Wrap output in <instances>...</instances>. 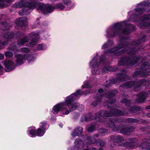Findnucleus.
<instances>
[{
  "mask_svg": "<svg viewBox=\"0 0 150 150\" xmlns=\"http://www.w3.org/2000/svg\"><path fill=\"white\" fill-rule=\"evenodd\" d=\"M82 93L80 90H77L76 93H72L70 96L66 98L65 101L62 102V103L66 104V105L63 107L61 110V112L63 115H67L69 113V111L67 109L66 107L69 108L70 111H72L75 110L77 106V103L73 102L76 100L80 95H81Z\"/></svg>",
  "mask_w": 150,
  "mask_h": 150,
  "instance_id": "nucleus-1",
  "label": "nucleus"
},
{
  "mask_svg": "<svg viewBox=\"0 0 150 150\" xmlns=\"http://www.w3.org/2000/svg\"><path fill=\"white\" fill-rule=\"evenodd\" d=\"M127 21H125L120 23H117L113 25L111 27L108 28L106 30V37H111L114 36L116 34H118V33L120 31L121 28L122 27L127 25L130 29H125L122 31V33L125 34H128L131 31L135 29V26L129 24H127Z\"/></svg>",
  "mask_w": 150,
  "mask_h": 150,
  "instance_id": "nucleus-2",
  "label": "nucleus"
},
{
  "mask_svg": "<svg viewBox=\"0 0 150 150\" xmlns=\"http://www.w3.org/2000/svg\"><path fill=\"white\" fill-rule=\"evenodd\" d=\"M150 6V0H146L140 3L137 5V8L134 11V14L130 17L129 20L134 22L135 20H132V17L135 18L140 17L142 14H143L146 11L148 7Z\"/></svg>",
  "mask_w": 150,
  "mask_h": 150,
  "instance_id": "nucleus-3",
  "label": "nucleus"
},
{
  "mask_svg": "<svg viewBox=\"0 0 150 150\" xmlns=\"http://www.w3.org/2000/svg\"><path fill=\"white\" fill-rule=\"evenodd\" d=\"M65 6L61 3L56 4L55 7L49 4H41L38 5L37 9L39 12L46 14L50 13L55 8L60 10H63Z\"/></svg>",
  "mask_w": 150,
  "mask_h": 150,
  "instance_id": "nucleus-4",
  "label": "nucleus"
},
{
  "mask_svg": "<svg viewBox=\"0 0 150 150\" xmlns=\"http://www.w3.org/2000/svg\"><path fill=\"white\" fill-rule=\"evenodd\" d=\"M98 56L96 55L93 58L92 60L90 63V67L91 68L92 73L93 74H96L98 70V67L100 64H98V63L99 61L100 63L103 62V59L104 58V56L101 57L99 60H98ZM103 59H104L103 58Z\"/></svg>",
  "mask_w": 150,
  "mask_h": 150,
  "instance_id": "nucleus-5",
  "label": "nucleus"
},
{
  "mask_svg": "<svg viewBox=\"0 0 150 150\" xmlns=\"http://www.w3.org/2000/svg\"><path fill=\"white\" fill-rule=\"evenodd\" d=\"M133 57H132L130 55V57H132L130 59H132L131 61H130L129 59L125 57L121 59L120 60L118 63V65L120 66L122 65H128L132 64L134 65L136 64L139 60H140V59L137 57H134L133 55Z\"/></svg>",
  "mask_w": 150,
  "mask_h": 150,
  "instance_id": "nucleus-6",
  "label": "nucleus"
},
{
  "mask_svg": "<svg viewBox=\"0 0 150 150\" xmlns=\"http://www.w3.org/2000/svg\"><path fill=\"white\" fill-rule=\"evenodd\" d=\"M36 3L34 1H31L30 2L26 3L25 1L21 0L19 2L16 3L13 5V6L15 7L19 8L24 6L27 8L33 9L36 6Z\"/></svg>",
  "mask_w": 150,
  "mask_h": 150,
  "instance_id": "nucleus-7",
  "label": "nucleus"
},
{
  "mask_svg": "<svg viewBox=\"0 0 150 150\" xmlns=\"http://www.w3.org/2000/svg\"><path fill=\"white\" fill-rule=\"evenodd\" d=\"M99 114L101 117H103L113 115L120 116L123 115L122 112L115 108L112 110L110 113H109L107 112L102 110L100 112Z\"/></svg>",
  "mask_w": 150,
  "mask_h": 150,
  "instance_id": "nucleus-8",
  "label": "nucleus"
},
{
  "mask_svg": "<svg viewBox=\"0 0 150 150\" xmlns=\"http://www.w3.org/2000/svg\"><path fill=\"white\" fill-rule=\"evenodd\" d=\"M74 150H97L95 148L92 147L89 150L85 146L83 141L79 139H77L74 142Z\"/></svg>",
  "mask_w": 150,
  "mask_h": 150,
  "instance_id": "nucleus-9",
  "label": "nucleus"
},
{
  "mask_svg": "<svg viewBox=\"0 0 150 150\" xmlns=\"http://www.w3.org/2000/svg\"><path fill=\"white\" fill-rule=\"evenodd\" d=\"M29 37L31 39V42L27 44L28 47H33L37 44L40 38L39 33L38 32H34L30 33L29 35Z\"/></svg>",
  "mask_w": 150,
  "mask_h": 150,
  "instance_id": "nucleus-10",
  "label": "nucleus"
},
{
  "mask_svg": "<svg viewBox=\"0 0 150 150\" xmlns=\"http://www.w3.org/2000/svg\"><path fill=\"white\" fill-rule=\"evenodd\" d=\"M28 54L23 55L22 54H16L15 55L16 62L17 65L22 64L23 63V60H26L28 57Z\"/></svg>",
  "mask_w": 150,
  "mask_h": 150,
  "instance_id": "nucleus-11",
  "label": "nucleus"
},
{
  "mask_svg": "<svg viewBox=\"0 0 150 150\" xmlns=\"http://www.w3.org/2000/svg\"><path fill=\"white\" fill-rule=\"evenodd\" d=\"M3 64L5 67V70L6 71H9L15 68L13 62L9 60H6L3 62Z\"/></svg>",
  "mask_w": 150,
  "mask_h": 150,
  "instance_id": "nucleus-12",
  "label": "nucleus"
},
{
  "mask_svg": "<svg viewBox=\"0 0 150 150\" xmlns=\"http://www.w3.org/2000/svg\"><path fill=\"white\" fill-rule=\"evenodd\" d=\"M65 105L62 103V102L56 105L53 107L52 112L54 114H57L59 111H61V109L65 106Z\"/></svg>",
  "mask_w": 150,
  "mask_h": 150,
  "instance_id": "nucleus-13",
  "label": "nucleus"
},
{
  "mask_svg": "<svg viewBox=\"0 0 150 150\" xmlns=\"http://www.w3.org/2000/svg\"><path fill=\"white\" fill-rule=\"evenodd\" d=\"M15 35L12 32H8L5 33L4 36V40L6 42L12 41L14 39Z\"/></svg>",
  "mask_w": 150,
  "mask_h": 150,
  "instance_id": "nucleus-14",
  "label": "nucleus"
},
{
  "mask_svg": "<svg viewBox=\"0 0 150 150\" xmlns=\"http://www.w3.org/2000/svg\"><path fill=\"white\" fill-rule=\"evenodd\" d=\"M27 19L25 17H21L17 20L16 23L21 26H25L28 25Z\"/></svg>",
  "mask_w": 150,
  "mask_h": 150,
  "instance_id": "nucleus-15",
  "label": "nucleus"
},
{
  "mask_svg": "<svg viewBox=\"0 0 150 150\" xmlns=\"http://www.w3.org/2000/svg\"><path fill=\"white\" fill-rule=\"evenodd\" d=\"M83 130V128L81 127H77L74 130L72 134V136L74 137L77 136H80Z\"/></svg>",
  "mask_w": 150,
  "mask_h": 150,
  "instance_id": "nucleus-16",
  "label": "nucleus"
},
{
  "mask_svg": "<svg viewBox=\"0 0 150 150\" xmlns=\"http://www.w3.org/2000/svg\"><path fill=\"white\" fill-rule=\"evenodd\" d=\"M124 47V45L122 44L119 45L118 47H115L113 49L108 50L105 53L104 55H105L106 54L115 53L117 51L119 50L121 48H122Z\"/></svg>",
  "mask_w": 150,
  "mask_h": 150,
  "instance_id": "nucleus-17",
  "label": "nucleus"
},
{
  "mask_svg": "<svg viewBox=\"0 0 150 150\" xmlns=\"http://www.w3.org/2000/svg\"><path fill=\"white\" fill-rule=\"evenodd\" d=\"M29 39L28 37H24L23 38H22L18 41L17 42V45L22 46L27 42L29 40Z\"/></svg>",
  "mask_w": 150,
  "mask_h": 150,
  "instance_id": "nucleus-18",
  "label": "nucleus"
},
{
  "mask_svg": "<svg viewBox=\"0 0 150 150\" xmlns=\"http://www.w3.org/2000/svg\"><path fill=\"white\" fill-rule=\"evenodd\" d=\"M14 0H0V7L4 8L7 7L8 4L12 2Z\"/></svg>",
  "mask_w": 150,
  "mask_h": 150,
  "instance_id": "nucleus-19",
  "label": "nucleus"
},
{
  "mask_svg": "<svg viewBox=\"0 0 150 150\" xmlns=\"http://www.w3.org/2000/svg\"><path fill=\"white\" fill-rule=\"evenodd\" d=\"M34 127H30L28 130V134L30 137H35L36 136V131Z\"/></svg>",
  "mask_w": 150,
  "mask_h": 150,
  "instance_id": "nucleus-20",
  "label": "nucleus"
},
{
  "mask_svg": "<svg viewBox=\"0 0 150 150\" xmlns=\"http://www.w3.org/2000/svg\"><path fill=\"white\" fill-rule=\"evenodd\" d=\"M115 94V93H113L112 92H108V94H105V95H104L103 96H104L105 98H109V103L110 104H112L114 103V101L112 102L111 100H112L113 99V97Z\"/></svg>",
  "mask_w": 150,
  "mask_h": 150,
  "instance_id": "nucleus-21",
  "label": "nucleus"
},
{
  "mask_svg": "<svg viewBox=\"0 0 150 150\" xmlns=\"http://www.w3.org/2000/svg\"><path fill=\"white\" fill-rule=\"evenodd\" d=\"M49 127V125L45 121H42L40 123V128L45 130Z\"/></svg>",
  "mask_w": 150,
  "mask_h": 150,
  "instance_id": "nucleus-22",
  "label": "nucleus"
},
{
  "mask_svg": "<svg viewBox=\"0 0 150 150\" xmlns=\"http://www.w3.org/2000/svg\"><path fill=\"white\" fill-rule=\"evenodd\" d=\"M86 142H88L89 144H91L96 142V140L94 137L88 136L86 137Z\"/></svg>",
  "mask_w": 150,
  "mask_h": 150,
  "instance_id": "nucleus-23",
  "label": "nucleus"
},
{
  "mask_svg": "<svg viewBox=\"0 0 150 150\" xmlns=\"http://www.w3.org/2000/svg\"><path fill=\"white\" fill-rule=\"evenodd\" d=\"M132 130L130 129H129L126 127H124L122 128L120 130V132L124 134H127L129 132H131Z\"/></svg>",
  "mask_w": 150,
  "mask_h": 150,
  "instance_id": "nucleus-24",
  "label": "nucleus"
},
{
  "mask_svg": "<svg viewBox=\"0 0 150 150\" xmlns=\"http://www.w3.org/2000/svg\"><path fill=\"white\" fill-rule=\"evenodd\" d=\"M112 41H110L104 44L102 47L103 49H105L107 48H111L113 45Z\"/></svg>",
  "mask_w": 150,
  "mask_h": 150,
  "instance_id": "nucleus-25",
  "label": "nucleus"
},
{
  "mask_svg": "<svg viewBox=\"0 0 150 150\" xmlns=\"http://www.w3.org/2000/svg\"><path fill=\"white\" fill-rule=\"evenodd\" d=\"M146 93L144 92L140 94V96L139 97V99L138 100V102L140 103L143 102L146 97Z\"/></svg>",
  "mask_w": 150,
  "mask_h": 150,
  "instance_id": "nucleus-26",
  "label": "nucleus"
},
{
  "mask_svg": "<svg viewBox=\"0 0 150 150\" xmlns=\"http://www.w3.org/2000/svg\"><path fill=\"white\" fill-rule=\"evenodd\" d=\"M45 132V130L40 128H38L36 131V136L41 137L44 135Z\"/></svg>",
  "mask_w": 150,
  "mask_h": 150,
  "instance_id": "nucleus-27",
  "label": "nucleus"
},
{
  "mask_svg": "<svg viewBox=\"0 0 150 150\" xmlns=\"http://www.w3.org/2000/svg\"><path fill=\"white\" fill-rule=\"evenodd\" d=\"M115 122L116 120L115 119L112 120L111 118L109 119L108 123H107L106 124V126L107 127H113L115 125L114 122L113 121Z\"/></svg>",
  "mask_w": 150,
  "mask_h": 150,
  "instance_id": "nucleus-28",
  "label": "nucleus"
},
{
  "mask_svg": "<svg viewBox=\"0 0 150 150\" xmlns=\"http://www.w3.org/2000/svg\"><path fill=\"white\" fill-rule=\"evenodd\" d=\"M102 96V95H101V96L99 95L98 96L96 97L95 98L96 101L93 103V105L94 106L96 105L101 100V98Z\"/></svg>",
  "mask_w": 150,
  "mask_h": 150,
  "instance_id": "nucleus-29",
  "label": "nucleus"
},
{
  "mask_svg": "<svg viewBox=\"0 0 150 150\" xmlns=\"http://www.w3.org/2000/svg\"><path fill=\"white\" fill-rule=\"evenodd\" d=\"M114 139V141L116 142L120 143L123 141V138L119 136L115 137L113 138Z\"/></svg>",
  "mask_w": 150,
  "mask_h": 150,
  "instance_id": "nucleus-30",
  "label": "nucleus"
},
{
  "mask_svg": "<svg viewBox=\"0 0 150 150\" xmlns=\"http://www.w3.org/2000/svg\"><path fill=\"white\" fill-rule=\"evenodd\" d=\"M47 48V46L44 44H39L37 46V50H45Z\"/></svg>",
  "mask_w": 150,
  "mask_h": 150,
  "instance_id": "nucleus-31",
  "label": "nucleus"
},
{
  "mask_svg": "<svg viewBox=\"0 0 150 150\" xmlns=\"http://www.w3.org/2000/svg\"><path fill=\"white\" fill-rule=\"evenodd\" d=\"M9 49L14 52H17L18 51L16 45H15L14 44H13L10 45L9 47Z\"/></svg>",
  "mask_w": 150,
  "mask_h": 150,
  "instance_id": "nucleus-32",
  "label": "nucleus"
},
{
  "mask_svg": "<svg viewBox=\"0 0 150 150\" xmlns=\"http://www.w3.org/2000/svg\"><path fill=\"white\" fill-rule=\"evenodd\" d=\"M149 64L148 63L146 62L143 64L141 67L143 71L147 69L149 67Z\"/></svg>",
  "mask_w": 150,
  "mask_h": 150,
  "instance_id": "nucleus-33",
  "label": "nucleus"
},
{
  "mask_svg": "<svg viewBox=\"0 0 150 150\" xmlns=\"http://www.w3.org/2000/svg\"><path fill=\"white\" fill-rule=\"evenodd\" d=\"M20 51L23 53H28L30 52V50L27 47H23L21 48Z\"/></svg>",
  "mask_w": 150,
  "mask_h": 150,
  "instance_id": "nucleus-34",
  "label": "nucleus"
},
{
  "mask_svg": "<svg viewBox=\"0 0 150 150\" xmlns=\"http://www.w3.org/2000/svg\"><path fill=\"white\" fill-rule=\"evenodd\" d=\"M91 87V86L89 84V83L88 81H85L84 82V84L82 86V88H89Z\"/></svg>",
  "mask_w": 150,
  "mask_h": 150,
  "instance_id": "nucleus-35",
  "label": "nucleus"
},
{
  "mask_svg": "<svg viewBox=\"0 0 150 150\" xmlns=\"http://www.w3.org/2000/svg\"><path fill=\"white\" fill-rule=\"evenodd\" d=\"M28 57H27V60L29 63L33 62L34 61L35 58L32 55H29V54Z\"/></svg>",
  "mask_w": 150,
  "mask_h": 150,
  "instance_id": "nucleus-36",
  "label": "nucleus"
},
{
  "mask_svg": "<svg viewBox=\"0 0 150 150\" xmlns=\"http://www.w3.org/2000/svg\"><path fill=\"white\" fill-rule=\"evenodd\" d=\"M62 2L65 4L67 6H69L72 4V2L70 0H63Z\"/></svg>",
  "mask_w": 150,
  "mask_h": 150,
  "instance_id": "nucleus-37",
  "label": "nucleus"
},
{
  "mask_svg": "<svg viewBox=\"0 0 150 150\" xmlns=\"http://www.w3.org/2000/svg\"><path fill=\"white\" fill-rule=\"evenodd\" d=\"M135 84V83L133 82H127L125 83V85L124 86V87L126 88H129L132 86L133 84Z\"/></svg>",
  "mask_w": 150,
  "mask_h": 150,
  "instance_id": "nucleus-38",
  "label": "nucleus"
},
{
  "mask_svg": "<svg viewBox=\"0 0 150 150\" xmlns=\"http://www.w3.org/2000/svg\"><path fill=\"white\" fill-rule=\"evenodd\" d=\"M5 55L6 57L7 58H10L13 56V53L10 52H6L5 53Z\"/></svg>",
  "mask_w": 150,
  "mask_h": 150,
  "instance_id": "nucleus-39",
  "label": "nucleus"
},
{
  "mask_svg": "<svg viewBox=\"0 0 150 150\" xmlns=\"http://www.w3.org/2000/svg\"><path fill=\"white\" fill-rule=\"evenodd\" d=\"M150 19V15H148V16L147 17H146V16H145V15H144L143 16V17H142L141 18H140V20L142 21V22L143 23H144L146 20H147Z\"/></svg>",
  "mask_w": 150,
  "mask_h": 150,
  "instance_id": "nucleus-40",
  "label": "nucleus"
},
{
  "mask_svg": "<svg viewBox=\"0 0 150 150\" xmlns=\"http://www.w3.org/2000/svg\"><path fill=\"white\" fill-rule=\"evenodd\" d=\"M6 44V42H4V43L3 42H0V49H1L3 48L5 45Z\"/></svg>",
  "mask_w": 150,
  "mask_h": 150,
  "instance_id": "nucleus-41",
  "label": "nucleus"
},
{
  "mask_svg": "<svg viewBox=\"0 0 150 150\" xmlns=\"http://www.w3.org/2000/svg\"><path fill=\"white\" fill-rule=\"evenodd\" d=\"M19 14L21 16L23 15L26 14L25 11V10L23 9L19 11Z\"/></svg>",
  "mask_w": 150,
  "mask_h": 150,
  "instance_id": "nucleus-42",
  "label": "nucleus"
},
{
  "mask_svg": "<svg viewBox=\"0 0 150 150\" xmlns=\"http://www.w3.org/2000/svg\"><path fill=\"white\" fill-rule=\"evenodd\" d=\"M95 128L93 126H91L88 129V131L89 132H91L93 131Z\"/></svg>",
  "mask_w": 150,
  "mask_h": 150,
  "instance_id": "nucleus-43",
  "label": "nucleus"
},
{
  "mask_svg": "<svg viewBox=\"0 0 150 150\" xmlns=\"http://www.w3.org/2000/svg\"><path fill=\"white\" fill-rule=\"evenodd\" d=\"M110 68H107L106 67H105L103 69V72H106L108 71H109L110 70V69H109Z\"/></svg>",
  "mask_w": 150,
  "mask_h": 150,
  "instance_id": "nucleus-44",
  "label": "nucleus"
},
{
  "mask_svg": "<svg viewBox=\"0 0 150 150\" xmlns=\"http://www.w3.org/2000/svg\"><path fill=\"white\" fill-rule=\"evenodd\" d=\"M100 130L101 131V132L102 133H105L107 131V130L104 128Z\"/></svg>",
  "mask_w": 150,
  "mask_h": 150,
  "instance_id": "nucleus-45",
  "label": "nucleus"
},
{
  "mask_svg": "<svg viewBox=\"0 0 150 150\" xmlns=\"http://www.w3.org/2000/svg\"><path fill=\"white\" fill-rule=\"evenodd\" d=\"M23 35V33L19 32L18 33H17L16 34V35L17 36H20V35Z\"/></svg>",
  "mask_w": 150,
  "mask_h": 150,
  "instance_id": "nucleus-46",
  "label": "nucleus"
},
{
  "mask_svg": "<svg viewBox=\"0 0 150 150\" xmlns=\"http://www.w3.org/2000/svg\"><path fill=\"white\" fill-rule=\"evenodd\" d=\"M4 58V55L3 54H0V60Z\"/></svg>",
  "mask_w": 150,
  "mask_h": 150,
  "instance_id": "nucleus-47",
  "label": "nucleus"
},
{
  "mask_svg": "<svg viewBox=\"0 0 150 150\" xmlns=\"http://www.w3.org/2000/svg\"><path fill=\"white\" fill-rule=\"evenodd\" d=\"M103 90L102 89L100 88L98 90V92L99 94H101V93H103Z\"/></svg>",
  "mask_w": 150,
  "mask_h": 150,
  "instance_id": "nucleus-48",
  "label": "nucleus"
},
{
  "mask_svg": "<svg viewBox=\"0 0 150 150\" xmlns=\"http://www.w3.org/2000/svg\"><path fill=\"white\" fill-rule=\"evenodd\" d=\"M122 52L121 51H120L119 52L116 53V54L117 56L119 55L120 54H121Z\"/></svg>",
  "mask_w": 150,
  "mask_h": 150,
  "instance_id": "nucleus-49",
  "label": "nucleus"
},
{
  "mask_svg": "<svg viewBox=\"0 0 150 150\" xmlns=\"http://www.w3.org/2000/svg\"><path fill=\"white\" fill-rule=\"evenodd\" d=\"M126 102H129V101L127 100L126 99H124L122 101V102L125 103L126 104Z\"/></svg>",
  "mask_w": 150,
  "mask_h": 150,
  "instance_id": "nucleus-50",
  "label": "nucleus"
},
{
  "mask_svg": "<svg viewBox=\"0 0 150 150\" xmlns=\"http://www.w3.org/2000/svg\"><path fill=\"white\" fill-rule=\"evenodd\" d=\"M129 120V122H133L135 121V120L132 119H130Z\"/></svg>",
  "mask_w": 150,
  "mask_h": 150,
  "instance_id": "nucleus-51",
  "label": "nucleus"
},
{
  "mask_svg": "<svg viewBox=\"0 0 150 150\" xmlns=\"http://www.w3.org/2000/svg\"><path fill=\"white\" fill-rule=\"evenodd\" d=\"M3 69H4L3 67L0 64V71H2L3 70Z\"/></svg>",
  "mask_w": 150,
  "mask_h": 150,
  "instance_id": "nucleus-52",
  "label": "nucleus"
},
{
  "mask_svg": "<svg viewBox=\"0 0 150 150\" xmlns=\"http://www.w3.org/2000/svg\"><path fill=\"white\" fill-rule=\"evenodd\" d=\"M88 92L87 93H83V94H84V95H86V94L87 93H90V90H88Z\"/></svg>",
  "mask_w": 150,
  "mask_h": 150,
  "instance_id": "nucleus-53",
  "label": "nucleus"
},
{
  "mask_svg": "<svg viewBox=\"0 0 150 150\" xmlns=\"http://www.w3.org/2000/svg\"><path fill=\"white\" fill-rule=\"evenodd\" d=\"M63 126V125L62 124V123H60L59 124V126L60 127H61V128L62 127V126Z\"/></svg>",
  "mask_w": 150,
  "mask_h": 150,
  "instance_id": "nucleus-54",
  "label": "nucleus"
},
{
  "mask_svg": "<svg viewBox=\"0 0 150 150\" xmlns=\"http://www.w3.org/2000/svg\"><path fill=\"white\" fill-rule=\"evenodd\" d=\"M125 49V48H124V49H123L121 51H122V53H123V52H125V51H124V50Z\"/></svg>",
  "mask_w": 150,
  "mask_h": 150,
  "instance_id": "nucleus-55",
  "label": "nucleus"
},
{
  "mask_svg": "<svg viewBox=\"0 0 150 150\" xmlns=\"http://www.w3.org/2000/svg\"><path fill=\"white\" fill-rule=\"evenodd\" d=\"M88 120H88L86 118H85V120L86 121H88Z\"/></svg>",
  "mask_w": 150,
  "mask_h": 150,
  "instance_id": "nucleus-56",
  "label": "nucleus"
},
{
  "mask_svg": "<svg viewBox=\"0 0 150 150\" xmlns=\"http://www.w3.org/2000/svg\"><path fill=\"white\" fill-rule=\"evenodd\" d=\"M98 134H96L95 135V136L96 137H98Z\"/></svg>",
  "mask_w": 150,
  "mask_h": 150,
  "instance_id": "nucleus-57",
  "label": "nucleus"
},
{
  "mask_svg": "<svg viewBox=\"0 0 150 150\" xmlns=\"http://www.w3.org/2000/svg\"><path fill=\"white\" fill-rule=\"evenodd\" d=\"M147 108L150 109V105L149 106L147 107Z\"/></svg>",
  "mask_w": 150,
  "mask_h": 150,
  "instance_id": "nucleus-58",
  "label": "nucleus"
},
{
  "mask_svg": "<svg viewBox=\"0 0 150 150\" xmlns=\"http://www.w3.org/2000/svg\"><path fill=\"white\" fill-rule=\"evenodd\" d=\"M96 120H99V119H98V118L97 117H96Z\"/></svg>",
  "mask_w": 150,
  "mask_h": 150,
  "instance_id": "nucleus-59",
  "label": "nucleus"
},
{
  "mask_svg": "<svg viewBox=\"0 0 150 150\" xmlns=\"http://www.w3.org/2000/svg\"><path fill=\"white\" fill-rule=\"evenodd\" d=\"M108 94V93H105L104 95H105V94Z\"/></svg>",
  "mask_w": 150,
  "mask_h": 150,
  "instance_id": "nucleus-60",
  "label": "nucleus"
},
{
  "mask_svg": "<svg viewBox=\"0 0 150 150\" xmlns=\"http://www.w3.org/2000/svg\"><path fill=\"white\" fill-rule=\"evenodd\" d=\"M37 21H38V20H39L38 18H37Z\"/></svg>",
  "mask_w": 150,
  "mask_h": 150,
  "instance_id": "nucleus-61",
  "label": "nucleus"
},
{
  "mask_svg": "<svg viewBox=\"0 0 150 150\" xmlns=\"http://www.w3.org/2000/svg\"><path fill=\"white\" fill-rule=\"evenodd\" d=\"M99 150H103L102 149H100Z\"/></svg>",
  "mask_w": 150,
  "mask_h": 150,
  "instance_id": "nucleus-62",
  "label": "nucleus"
},
{
  "mask_svg": "<svg viewBox=\"0 0 150 150\" xmlns=\"http://www.w3.org/2000/svg\"><path fill=\"white\" fill-rule=\"evenodd\" d=\"M100 145H103V144H101V143H100Z\"/></svg>",
  "mask_w": 150,
  "mask_h": 150,
  "instance_id": "nucleus-63",
  "label": "nucleus"
},
{
  "mask_svg": "<svg viewBox=\"0 0 150 150\" xmlns=\"http://www.w3.org/2000/svg\"><path fill=\"white\" fill-rule=\"evenodd\" d=\"M149 26H150V24H149Z\"/></svg>",
  "mask_w": 150,
  "mask_h": 150,
  "instance_id": "nucleus-64",
  "label": "nucleus"
}]
</instances>
